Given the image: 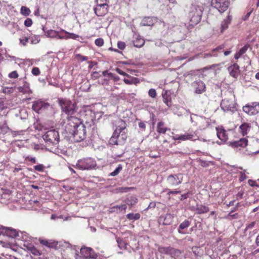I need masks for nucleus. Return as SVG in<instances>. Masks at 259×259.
<instances>
[{
    "label": "nucleus",
    "mask_w": 259,
    "mask_h": 259,
    "mask_svg": "<svg viewBox=\"0 0 259 259\" xmlns=\"http://www.w3.org/2000/svg\"><path fill=\"white\" fill-rule=\"evenodd\" d=\"M246 171L244 170L242 171H240L239 173V180L240 182H242L244 181L246 178Z\"/></svg>",
    "instance_id": "nucleus-49"
},
{
    "label": "nucleus",
    "mask_w": 259,
    "mask_h": 259,
    "mask_svg": "<svg viewBox=\"0 0 259 259\" xmlns=\"http://www.w3.org/2000/svg\"><path fill=\"white\" fill-rule=\"evenodd\" d=\"M49 107V103L41 100H37L33 102L32 108L36 112L39 113L48 109Z\"/></svg>",
    "instance_id": "nucleus-15"
},
{
    "label": "nucleus",
    "mask_w": 259,
    "mask_h": 259,
    "mask_svg": "<svg viewBox=\"0 0 259 259\" xmlns=\"http://www.w3.org/2000/svg\"><path fill=\"white\" fill-rule=\"evenodd\" d=\"M20 13L22 15L27 16L30 15L31 11L27 7L22 6L20 9Z\"/></svg>",
    "instance_id": "nucleus-43"
},
{
    "label": "nucleus",
    "mask_w": 259,
    "mask_h": 259,
    "mask_svg": "<svg viewBox=\"0 0 259 259\" xmlns=\"http://www.w3.org/2000/svg\"><path fill=\"white\" fill-rule=\"evenodd\" d=\"M5 233L7 236L11 238H16L18 236V232L11 228H6Z\"/></svg>",
    "instance_id": "nucleus-34"
},
{
    "label": "nucleus",
    "mask_w": 259,
    "mask_h": 259,
    "mask_svg": "<svg viewBox=\"0 0 259 259\" xmlns=\"http://www.w3.org/2000/svg\"><path fill=\"white\" fill-rule=\"evenodd\" d=\"M34 169L39 172H43L45 169V166L42 164H39L36 165L34 166Z\"/></svg>",
    "instance_id": "nucleus-48"
},
{
    "label": "nucleus",
    "mask_w": 259,
    "mask_h": 259,
    "mask_svg": "<svg viewBox=\"0 0 259 259\" xmlns=\"http://www.w3.org/2000/svg\"><path fill=\"white\" fill-rule=\"evenodd\" d=\"M40 243L48 248L56 249L58 247V242L53 239H39Z\"/></svg>",
    "instance_id": "nucleus-17"
},
{
    "label": "nucleus",
    "mask_w": 259,
    "mask_h": 259,
    "mask_svg": "<svg viewBox=\"0 0 259 259\" xmlns=\"http://www.w3.org/2000/svg\"><path fill=\"white\" fill-rule=\"evenodd\" d=\"M80 119L82 123L86 124L88 127H91L94 124L95 114L91 110H87L81 113Z\"/></svg>",
    "instance_id": "nucleus-8"
},
{
    "label": "nucleus",
    "mask_w": 259,
    "mask_h": 259,
    "mask_svg": "<svg viewBox=\"0 0 259 259\" xmlns=\"http://www.w3.org/2000/svg\"><path fill=\"white\" fill-rule=\"evenodd\" d=\"M82 124L80 118L70 115L68 117L66 128L68 132L70 133Z\"/></svg>",
    "instance_id": "nucleus-9"
},
{
    "label": "nucleus",
    "mask_w": 259,
    "mask_h": 259,
    "mask_svg": "<svg viewBox=\"0 0 259 259\" xmlns=\"http://www.w3.org/2000/svg\"><path fill=\"white\" fill-rule=\"evenodd\" d=\"M174 215L170 213H166L164 215L160 216L159 219L160 223H162L163 225H169L173 222Z\"/></svg>",
    "instance_id": "nucleus-18"
},
{
    "label": "nucleus",
    "mask_w": 259,
    "mask_h": 259,
    "mask_svg": "<svg viewBox=\"0 0 259 259\" xmlns=\"http://www.w3.org/2000/svg\"><path fill=\"white\" fill-rule=\"evenodd\" d=\"M27 250L35 256H39L41 254L40 250H38L34 245L29 243L25 246Z\"/></svg>",
    "instance_id": "nucleus-29"
},
{
    "label": "nucleus",
    "mask_w": 259,
    "mask_h": 259,
    "mask_svg": "<svg viewBox=\"0 0 259 259\" xmlns=\"http://www.w3.org/2000/svg\"><path fill=\"white\" fill-rule=\"evenodd\" d=\"M182 254V251L177 248L170 247L169 255L172 258H176L180 256Z\"/></svg>",
    "instance_id": "nucleus-35"
},
{
    "label": "nucleus",
    "mask_w": 259,
    "mask_h": 259,
    "mask_svg": "<svg viewBox=\"0 0 259 259\" xmlns=\"http://www.w3.org/2000/svg\"><path fill=\"white\" fill-rule=\"evenodd\" d=\"M244 194V191L242 189H241L238 193L236 195V198L237 200L241 199L243 198V195Z\"/></svg>",
    "instance_id": "nucleus-53"
},
{
    "label": "nucleus",
    "mask_w": 259,
    "mask_h": 259,
    "mask_svg": "<svg viewBox=\"0 0 259 259\" xmlns=\"http://www.w3.org/2000/svg\"><path fill=\"white\" fill-rule=\"evenodd\" d=\"M183 181V175L181 173L171 174L166 179L168 185L171 187H176L181 184Z\"/></svg>",
    "instance_id": "nucleus-10"
},
{
    "label": "nucleus",
    "mask_w": 259,
    "mask_h": 259,
    "mask_svg": "<svg viewBox=\"0 0 259 259\" xmlns=\"http://www.w3.org/2000/svg\"><path fill=\"white\" fill-rule=\"evenodd\" d=\"M148 95L151 98H155L157 95L156 90L153 89H150L148 92Z\"/></svg>",
    "instance_id": "nucleus-52"
},
{
    "label": "nucleus",
    "mask_w": 259,
    "mask_h": 259,
    "mask_svg": "<svg viewBox=\"0 0 259 259\" xmlns=\"http://www.w3.org/2000/svg\"><path fill=\"white\" fill-rule=\"evenodd\" d=\"M243 111L250 115H255L259 112V103L247 104L243 107Z\"/></svg>",
    "instance_id": "nucleus-12"
},
{
    "label": "nucleus",
    "mask_w": 259,
    "mask_h": 259,
    "mask_svg": "<svg viewBox=\"0 0 259 259\" xmlns=\"http://www.w3.org/2000/svg\"><path fill=\"white\" fill-rule=\"evenodd\" d=\"M24 24L25 25V26L26 27H30L32 25V20L31 18H27L25 21H24Z\"/></svg>",
    "instance_id": "nucleus-57"
},
{
    "label": "nucleus",
    "mask_w": 259,
    "mask_h": 259,
    "mask_svg": "<svg viewBox=\"0 0 259 259\" xmlns=\"http://www.w3.org/2000/svg\"><path fill=\"white\" fill-rule=\"evenodd\" d=\"M167 131H170V128L167 127L163 121L158 122L156 128L158 133L165 134Z\"/></svg>",
    "instance_id": "nucleus-30"
},
{
    "label": "nucleus",
    "mask_w": 259,
    "mask_h": 259,
    "mask_svg": "<svg viewBox=\"0 0 259 259\" xmlns=\"http://www.w3.org/2000/svg\"><path fill=\"white\" fill-rule=\"evenodd\" d=\"M18 76L19 75L17 71H13L8 74V77L10 78L16 79L17 78Z\"/></svg>",
    "instance_id": "nucleus-50"
},
{
    "label": "nucleus",
    "mask_w": 259,
    "mask_h": 259,
    "mask_svg": "<svg viewBox=\"0 0 259 259\" xmlns=\"http://www.w3.org/2000/svg\"><path fill=\"white\" fill-rule=\"evenodd\" d=\"M211 5L222 13L228 9L230 2L229 0H212Z\"/></svg>",
    "instance_id": "nucleus-11"
},
{
    "label": "nucleus",
    "mask_w": 259,
    "mask_h": 259,
    "mask_svg": "<svg viewBox=\"0 0 259 259\" xmlns=\"http://www.w3.org/2000/svg\"><path fill=\"white\" fill-rule=\"evenodd\" d=\"M109 77L111 79H112L115 81H117L119 80V77L118 76L115 75L112 73H111V74H109Z\"/></svg>",
    "instance_id": "nucleus-61"
},
{
    "label": "nucleus",
    "mask_w": 259,
    "mask_h": 259,
    "mask_svg": "<svg viewBox=\"0 0 259 259\" xmlns=\"http://www.w3.org/2000/svg\"><path fill=\"white\" fill-rule=\"evenodd\" d=\"M141 215L139 213H130L126 215V218L129 220H138L140 219Z\"/></svg>",
    "instance_id": "nucleus-41"
},
{
    "label": "nucleus",
    "mask_w": 259,
    "mask_h": 259,
    "mask_svg": "<svg viewBox=\"0 0 259 259\" xmlns=\"http://www.w3.org/2000/svg\"><path fill=\"white\" fill-rule=\"evenodd\" d=\"M122 169L121 164H119L118 167L112 172L109 174L110 176L114 177L119 174Z\"/></svg>",
    "instance_id": "nucleus-45"
},
{
    "label": "nucleus",
    "mask_w": 259,
    "mask_h": 259,
    "mask_svg": "<svg viewBox=\"0 0 259 259\" xmlns=\"http://www.w3.org/2000/svg\"><path fill=\"white\" fill-rule=\"evenodd\" d=\"M29 38L27 37H24L20 39V42L23 45L25 46L26 43L28 41Z\"/></svg>",
    "instance_id": "nucleus-62"
},
{
    "label": "nucleus",
    "mask_w": 259,
    "mask_h": 259,
    "mask_svg": "<svg viewBox=\"0 0 259 259\" xmlns=\"http://www.w3.org/2000/svg\"><path fill=\"white\" fill-rule=\"evenodd\" d=\"M49 34L52 35L53 37H57L58 35V32L55 30H50L49 32Z\"/></svg>",
    "instance_id": "nucleus-64"
},
{
    "label": "nucleus",
    "mask_w": 259,
    "mask_h": 259,
    "mask_svg": "<svg viewBox=\"0 0 259 259\" xmlns=\"http://www.w3.org/2000/svg\"><path fill=\"white\" fill-rule=\"evenodd\" d=\"M58 103L62 111L68 115H72L76 112V105L69 100L60 98Z\"/></svg>",
    "instance_id": "nucleus-4"
},
{
    "label": "nucleus",
    "mask_w": 259,
    "mask_h": 259,
    "mask_svg": "<svg viewBox=\"0 0 259 259\" xmlns=\"http://www.w3.org/2000/svg\"><path fill=\"white\" fill-rule=\"evenodd\" d=\"M247 150L251 154H256L259 153V139H251L249 143H247Z\"/></svg>",
    "instance_id": "nucleus-13"
},
{
    "label": "nucleus",
    "mask_w": 259,
    "mask_h": 259,
    "mask_svg": "<svg viewBox=\"0 0 259 259\" xmlns=\"http://www.w3.org/2000/svg\"><path fill=\"white\" fill-rule=\"evenodd\" d=\"M64 32L67 34L66 35V37L67 39H69V38H71V39H77L79 37V36L77 34H74L73 33H70V32H68L66 31H64Z\"/></svg>",
    "instance_id": "nucleus-44"
},
{
    "label": "nucleus",
    "mask_w": 259,
    "mask_h": 259,
    "mask_svg": "<svg viewBox=\"0 0 259 259\" xmlns=\"http://www.w3.org/2000/svg\"><path fill=\"white\" fill-rule=\"evenodd\" d=\"M249 47V45L246 44L241 48L238 52L235 53L234 55L235 59L238 60L242 55L246 53Z\"/></svg>",
    "instance_id": "nucleus-36"
},
{
    "label": "nucleus",
    "mask_w": 259,
    "mask_h": 259,
    "mask_svg": "<svg viewBox=\"0 0 259 259\" xmlns=\"http://www.w3.org/2000/svg\"><path fill=\"white\" fill-rule=\"evenodd\" d=\"M204 9L201 6L191 5L188 12L189 24L187 27L189 30L192 29L201 21Z\"/></svg>",
    "instance_id": "nucleus-2"
},
{
    "label": "nucleus",
    "mask_w": 259,
    "mask_h": 259,
    "mask_svg": "<svg viewBox=\"0 0 259 259\" xmlns=\"http://www.w3.org/2000/svg\"><path fill=\"white\" fill-rule=\"evenodd\" d=\"M117 47L120 50H124L126 47L125 43L123 41H119L117 43Z\"/></svg>",
    "instance_id": "nucleus-58"
},
{
    "label": "nucleus",
    "mask_w": 259,
    "mask_h": 259,
    "mask_svg": "<svg viewBox=\"0 0 259 259\" xmlns=\"http://www.w3.org/2000/svg\"><path fill=\"white\" fill-rule=\"evenodd\" d=\"M129 79L124 78L123 81L126 84H135L137 85L140 83V79L138 78L132 76L130 75V77H127Z\"/></svg>",
    "instance_id": "nucleus-32"
},
{
    "label": "nucleus",
    "mask_w": 259,
    "mask_h": 259,
    "mask_svg": "<svg viewBox=\"0 0 259 259\" xmlns=\"http://www.w3.org/2000/svg\"><path fill=\"white\" fill-rule=\"evenodd\" d=\"M109 6L106 5H96L94 8V11L98 17H103L109 12Z\"/></svg>",
    "instance_id": "nucleus-14"
},
{
    "label": "nucleus",
    "mask_w": 259,
    "mask_h": 259,
    "mask_svg": "<svg viewBox=\"0 0 259 259\" xmlns=\"http://www.w3.org/2000/svg\"><path fill=\"white\" fill-rule=\"evenodd\" d=\"M80 254L85 258L96 259L98 255L96 254L94 250L90 247H83L80 249Z\"/></svg>",
    "instance_id": "nucleus-16"
},
{
    "label": "nucleus",
    "mask_w": 259,
    "mask_h": 259,
    "mask_svg": "<svg viewBox=\"0 0 259 259\" xmlns=\"http://www.w3.org/2000/svg\"><path fill=\"white\" fill-rule=\"evenodd\" d=\"M26 160H28L32 163H35L36 162L35 157H32L29 156H27L25 158Z\"/></svg>",
    "instance_id": "nucleus-60"
},
{
    "label": "nucleus",
    "mask_w": 259,
    "mask_h": 259,
    "mask_svg": "<svg viewBox=\"0 0 259 259\" xmlns=\"http://www.w3.org/2000/svg\"><path fill=\"white\" fill-rule=\"evenodd\" d=\"M191 210L196 211L195 213L201 214L206 213L209 211L208 207L202 204H197L196 206L191 209Z\"/></svg>",
    "instance_id": "nucleus-20"
},
{
    "label": "nucleus",
    "mask_w": 259,
    "mask_h": 259,
    "mask_svg": "<svg viewBox=\"0 0 259 259\" xmlns=\"http://www.w3.org/2000/svg\"><path fill=\"white\" fill-rule=\"evenodd\" d=\"M194 135L189 133H185L184 135H182L180 136L176 135L173 137V139L175 140H182V141H186L188 140H194L193 138L194 137Z\"/></svg>",
    "instance_id": "nucleus-27"
},
{
    "label": "nucleus",
    "mask_w": 259,
    "mask_h": 259,
    "mask_svg": "<svg viewBox=\"0 0 259 259\" xmlns=\"http://www.w3.org/2000/svg\"><path fill=\"white\" fill-rule=\"evenodd\" d=\"M162 98L163 102L168 107H170L171 105V99L170 95L168 94V92L167 91H165L162 94Z\"/></svg>",
    "instance_id": "nucleus-33"
},
{
    "label": "nucleus",
    "mask_w": 259,
    "mask_h": 259,
    "mask_svg": "<svg viewBox=\"0 0 259 259\" xmlns=\"http://www.w3.org/2000/svg\"><path fill=\"white\" fill-rule=\"evenodd\" d=\"M232 19V16L230 15V12H229L226 18L221 22L220 28L221 33H223L225 30L228 29L229 25L231 23Z\"/></svg>",
    "instance_id": "nucleus-22"
},
{
    "label": "nucleus",
    "mask_w": 259,
    "mask_h": 259,
    "mask_svg": "<svg viewBox=\"0 0 259 259\" xmlns=\"http://www.w3.org/2000/svg\"><path fill=\"white\" fill-rule=\"evenodd\" d=\"M117 206L118 211H125L126 209L127 208V205L126 204H122L120 205H116Z\"/></svg>",
    "instance_id": "nucleus-54"
},
{
    "label": "nucleus",
    "mask_w": 259,
    "mask_h": 259,
    "mask_svg": "<svg viewBox=\"0 0 259 259\" xmlns=\"http://www.w3.org/2000/svg\"><path fill=\"white\" fill-rule=\"evenodd\" d=\"M217 137L222 141L225 142L228 140V135L226 131L222 128H216Z\"/></svg>",
    "instance_id": "nucleus-26"
},
{
    "label": "nucleus",
    "mask_w": 259,
    "mask_h": 259,
    "mask_svg": "<svg viewBox=\"0 0 259 259\" xmlns=\"http://www.w3.org/2000/svg\"><path fill=\"white\" fill-rule=\"evenodd\" d=\"M97 165L96 161L94 158L86 157L78 160L74 167L80 170H90L96 169Z\"/></svg>",
    "instance_id": "nucleus-3"
},
{
    "label": "nucleus",
    "mask_w": 259,
    "mask_h": 259,
    "mask_svg": "<svg viewBox=\"0 0 259 259\" xmlns=\"http://www.w3.org/2000/svg\"><path fill=\"white\" fill-rule=\"evenodd\" d=\"M128 137L126 124L124 121L119 119L117 122V126L113 132L112 137L109 140V143L111 145H118L119 143L125 142Z\"/></svg>",
    "instance_id": "nucleus-1"
},
{
    "label": "nucleus",
    "mask_w": 259,
    "mask_h": 259,
    "mask_svg": "<svg viewBox=\"0 0 259 259\" xmlns=\"http://www.w3.org/2000/svg\"><path fill=\"white\" fill-rule=\"evenodd\" d=\"M195 92L197 94H202L205 91V85L202 81H198L196 82Z\"/></svg>",
    "instance_id": "nucleus-31"
},
{
    "label": "nucleus",
    "mask_w": 259,
    "mask_h": 259,
    "mask_svg": "<svg viewBox=\"0 0 259 259\" xmlns=\"http://www.w3.org/2000/svg\"><path fill=\"white\" fill-rule=\"evenodd\" d=\"M95 3L97 5L109 6L110 0H95Z\"/></svg>",
    "instance_id": "nucleus-47"
},
{
    "label": "nucleus",
    "mask_w": 259,
    "mask_h": 259,
    "mask_svg": "<svg viewBox=\"0 0 259 259\" xmlns=\"http://www.w3.org/2000/svg\"><path fill=\"white\" fill-rule=\"evenodd\" d=\"M170 247L171 246L164 247L162 246H159L158 247L157 250L161 254L168 255Z\"/></svg>",
    "instance_id": "nucleus-38"
},
{
    "label": "nucleus",
    "mask_w": 259,
    "mask_h": 259,
    "mask_svg": "<svg viewBox=\"0 0 259 259\" xmlns=\"http://www.w3.org/2000/svg\"><path fill=\"white\" fill-rule=\"evenodd\" d=\"M31 72L35 76L39 75L40 73L39 69L36 67L32 68Z\"/></svg>",
    "instance_id": "nucleus-55"
},
{
    "label": "nucleus",
    "mask_w": 259,
    "mask_h": 259,
    "mask_svg": "<svg viewBox=\"0 0 259 259\" xmlns=\"http://www.w3.org/2000/svg\"><path fill=\"white\" fill-rule=\"evenodd\" d=\"M231 76L237 78L240 73L239 66L237 64H234L228 68Z\"/></svg>",
    "instance_id": "nucleus-25"
},
{
    "label": "nucleus",
    "mask_w": 259,
    "mask_h": 259,
    "mask_svg": "<svg viewBox=\"0 0 259 259\" xmlns=\"http://www.w3.org/2000/svg\"><path fill=\"white\" fill-rule=\"evenodd\" d=\"M248 141L245 138H241L239 140L232 142L231 146L234 148H244L247 146Z\"/></svg>",
    "instance_id": "nucleus-24"
},
{
    "label": "nucleus",
    "mask_w": 259,
    "mask_h": 259,
    "mask_svg": "<svg viewBox=\"0 0 259 259\" xmlns=\"http://www.w3.org/2000/svg\"><path fill=\"white\" fill-rule=\"evenodd\" d=\"M190 225V223L188 220H185L183 223H182L179 227L178 231L180 233H183L182 232L180 231V230H184L187 228H188Z\"/></svg>",
    "instance_id": "nucleus-42"
},
{
    "label": "nucleus",
    "mask_w": 259,
    "mask_h": 259,
    "mask_svg": "<svg viewBox=\"0 0 259 259\" xmlns=\"http://www.w3.org/2000/svg\"><path fill=\"white\" fill-rule=\"evenodd\" d=\"M44 140L49 145H56L59 141V135L55 130L47 131L42 136Z\"/></svg>",
    "instance_id": "nucleus-5"
},
{
    "label": "nucleus",
    "mask_w": 259,
    "mask_h": 259,
    "mask_svg": "<svg viewBox=\"0 0 259 259\" xmlns=\"http://www.w3.org/2000/svg\"><path fill=\"white\" fill-rule=\"evenodd\" d=\"M251 126L247 123H244L240 126V130L243 136L246 135L248 131H249Z\"/></svg>",
    "instance_id": "nucleus-37"
},
{
    "label": "nucleus",
    "mask_w": 259,
    "mask_h": 259,
    "mask_svg": "<svg viewBox=\"0 0 259 259\" xmlns=\"http://www.w3.org/2000/svg\"><path fill=\"white\" fill-rule=\"evenodd\" d=\"M126 204L132 207L138 202V199L135 196H131L126 200Z\"/></svg>",
    "instance_id": "nucleus-40"
},
{
    "label": "nucleus",
    "mask_w": 259,
    "mask_h": 259,
    "mask_svg": "<svg viewBox=\"0 0 259 259\" xmlns=\"http://www.w3.org/2000/svg\"><path fill=\"white\" fill-rule=\"evenodd\" d=\"M92 76L93 78L97 79L98 77H99L100 76H101V75L100 74V73L98 72L94 71L92 73Z\"/></svg>",
    "instance_id": "nucleus-63"
},
{
    "label": "nucleus",
    "mask_w": 259,
    "mask_h": 259,
    "mask_svg": "<svg viewBox=\"0 0 259 259\" xmlns=\"http://www.w3.org/2000/svg\"><path fill=\"white\" fill-rule=\"evenodd\" d=\"M86 126L83 123L78 126L75 130L72 131L70 134L73 136L74 139L76 142H79L85 139L87 136Z\"/></svg>",
    "instance_id": "nucleus-6"
},
{
    "label": "nucleus",
    "mask_w": 259,
    "mask_h": 259,
    "mask_svg": "<svg viewBox=\"0 0 259 259\" xmlns=\"http://www.w3.org/2000/svg\"><path fill=\"white\" fill-rule=\"evenodd\" d=\"M18 90L19 92L24 94H30L32 93V91L29 87V84L24 80H23V86L19 87L18 88Z\"/></svg>",
    "instance_id": "nucleus-28"
},
{
    "label": "nucleus",
    "mask_w": 259,
    "mask_h": 259,
    "mask_svg": "<svg viewBox=\"0 0 259 259\" xmlns=\"http://www.w3.org/2000/svg\"><path fill=\"white\" fill-rule=\"evenodd\" d=\"M248 184L251 187H258V186L256 182L255 181H254L252 180H249L248 181Z\"/></svg>",
    "instance_id": "nucleus-59"
},
{
    "label": "nucleus",
    "mask_w": 259,
    "mask_h": 259,
    "mask_svg": "<svg viewBox=\"0 0 259 259\" xmlns=\"http://www.w3.org/2000/svg\"><path fill=\"white\" fill-rule=\"evenodd\" d=\"M221 107L225 112H233L236 110V103L232 97L222 100L221 103Z\"/></svg>",
    "instance_id": "nucleus-7"
},
{
    "label": "nucleus",
    "mask_w": 259,
    "mask_h": 259,
    "mask_svg": "<svg viewBox=\"0 0 259 259\" xmlns=\"http://www.w3.org/2000/svg\"><path fill=\"white\" fill-rule=\"evenodd\" d=\"M117 242L118 244V247L120 249H126L127 248V246L128 245V244L126 243L125 241H124L123 239L120 238H118L117 239Z\"/></svg>",
    "instance_id": "nucleus-39"
},
{
    "label": "nucleus",
    "mask_w": 259,
    "mask_h": 259,
    "mask_svg": "<svg viewBox=\"0 0 259 259\" xmlns=\"http://www.w3.org/2000/svg\"><path fill=\"white\" fill-rule=\"evenodd\" d=\"M157 21V18L154 17H145L142 20L141 26H152Z\"/></svg>",
    "instance_id": "nucleus-21"
},
{
    "label": "nucleus",
    "mask_w": 259,
    "mask_h": 259,
    "mask_svg": "<svg viewBox=\"0 0 259 259\" xmlns=\"http://www.w3.org/2000/svg\"><path fill=\"white\" fill-rule=\"evenodd\" d=\"M104 40L102 38H99L95 40V44L98 47H102L104 45Z\"/></svg>",
    "instance_id": "nucleus-51"
},
{
    "label": "nucleus",
    "mask_w": 259,
    "mask_h": 259,
    "mask_svg": "<svg viewBox=\"0 0 259 259\" xmlns=\"http://www.w3.org/2000/svg\"><path fill=\"white\" fill-rule=\"evenodd\" d=\"M224 48H225L224 45H220L219 47H217L216 48L213 49L211 51V53L204 54L203 57L204 58H206L207 57L217 56V55H218L217 53L218 52L220 53V52H223L224 51Z\"/></svg>",
    "instance_id": "nucleus-23"
},
{
    "label": "nucleus",
    "mask_w": 259,
    "mask_h": 259,
    "mask_svg": "<svg viewBox=\"0 0 259 259\" xmlns=\"http://www.w3.org/2000/svg\"><path fill=\"white\" fill-rule=\"evenodd\" d=\"M133 42L134 47L140 48L144 45L145 40L139 34H135L133 36Z\"/></svg>",
    "instance_id": "nucleus-19"
},
{
    "label": "nucleus",
    "mask_w": 259,
    "mask_h": 259,
    "mask_svg": "<svg viewBox=\"0 0 259 259\" xmlns=\"http://www.w3.org/2000/svg\"><path fill=\"white\" fill-rule=\"evenodd\" d=\"M75 58L76 60L80 61H86L88 59V57L87 56H84L81 55L80 54H77L75 55Z\"/></svg>",
    "instance_id": "nucleus-46"
},
{
    "label": "nucleus",
    "mask_w": 259,
    "mask_h": 259,
    "mask_svg": "<svg viewBox=\"0 0 259 259\" xmlns=\"http://www.w3.org/2000/svg\"><path fill=\"white\" fill-rule=\"evenodd\" d=\"M119 74L123 75V76H126V77H130V75L127 73H125V72L121 70L120 69L118 68H116L114 69Z\"/></svg>",
    "instance_id": "nucleus-56"
}]
</instances>
